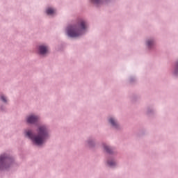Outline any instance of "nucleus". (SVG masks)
<instances>
[{
    "instance_id": "obj_3",
    "label": "nucleus",
    "mask_w": 178,
    "mask_h": 178,
    "mask_svg": "<svg viewBox=\"0 0 178 178\" xmlns=\"http://www.w3.org/2000/svg\"><path fill=\"white\" fill-rule=\"evenodd\" d=\"M10 165H12V160H10L6 154L0 156V169L1 170L8 169Z\"/></svg>"
},
{
    "instance_id": "obj_2",
    "label": "nucleus",
    "mask_w": 178,
    "mask_h": 178,
    "mask_svg": "<svg viewBox=\"0 0 178 178\" xmlns=\"http://www.w3.org/2000/svg\"><path fill=\"white\" fill-rule=\"evenodd\" d=\"M87 29V24L83 20H81L77 25L68 28L67 34L69 37H79L84 33V30Z\"/></svg>"
},
{
    "instance_id": "obj_1",
    "label": "nucleus",
    "mask_w": 178,
    "mask_h": 178,
    "mask_svg": "<svg viewBox=\"0 0 178 178\" xmlns=\"http://www.w3.org/2000/svg\"><path fill=\"white\" fill-rule=\"evenodd\" d=\"M26 134L36 145H42V144H44L47 137H48V131L47 130V127L42 126L38 129V136H34L33 132L30 130L26 131Z\"/></svg>"
},
{
    "instance_id": "obj_5",
    "label": "nucleus",
    "mask_w": 178,
    "mask_h": 178,
    "mask_svg": "<svg viewBox=\"0 0 178 178\" xmlns=\"http://www.w3.org/2000/svg\"><path fill=\"white\" fill-rule=\"evenodd\" d=\"M39 51H40V54L41 55H45V54L48 53V47L44 46V45H40L39 47Z\"/></svg>"
},
{
    "instance_id": "obj_12",
    "label": "nucleus",
    "mask_w": 178,
    "mask_h": 178,
    "mask_svg": "<svg viewBox=\"0 0 178 178\" xmlns=\"http://www.w3.org/2000/svg\"><path fill=\"white\" fill-rule=\"evenodd\" d=\"M1 99L3 102H7L6 97H5V96H1Z\"/></svg>"
},
{
    "instance_id": "obj_9",
    "label": "nucleus",
    "mask_w": 178,
    "mask_h": 178,
    "mask_svg": "<svg viewBox=\"0 0 178 178\" xmlns=\"http://www.w3.org/2000/svg\"><path fill=\"white\" fill-rule=\"evenodd\" d=\"M147 44V47H151V45H154V40H148Z\"/></svg>"
},
{
    "instance_id": "obj_11",
    "label": "nucleus",
    "mask_w": 178,
    "mask_h": 178,
    "mask_svg": "<svg viewBox=\"0 0 178 178\" xmlns=\"http://www.w3.org/2000/svg\"><path fill=\"white\" fill-rule=\"evenodd\" d=\"M92 2H93L94 3L98 4V3H101V0H92Z\"/></svg>"
},
{
    "instance_id": "obj_6",
    "label": "nucleus",
    "mask_w": 178,
    "mask_h": 178,
    "mask_svg": "<svg viewBox=\"0 0 178 178\" xmlns=\"http://www.w3.org/2000/svg\"><path fill=\"white\" fill-rule=\"evenodd\" d=\"M46 13L47 15H54V13H55V10L54 8H49L47 9Z\"/></svg>"
},
{
    "instance_id": "obj_7",
    "label": "nucleus",
    "mask_w": 178,
    "mask_h": 178,
    "mask_svg": "<svg viewBox=\"0 0 178 178\" xmlns=\"http://www.w3.org/2000/svg\"><path fill=\"white\" fill-rule=\"evenodd\" d=\"M109 122L114 127H116L118 126V122L115 120L113 118L109 119Z\"/></svg>"
},
{
    "instance_id": "obj_10",
    "label": "nucleus",
    "mask_w": 178,
    "mask_h": 178,
    "mask_svg": "<svg viewBox=\"0 0 178 178\" xmlns=\"http://www.w3.org/2000/svg\"><path fill=\"white\" fill-rule=\"evenodd\" d=\"M108 165L109 166H115V165H116V163L115 161H108Z\"/></svg>"
},
{
    "instance_id": "obj_4",
    "label": "nucleus",
    "mask_w": 178,
    "mask_h": 178,
    "mask_svg": "<svg viewBox=\"0 0 178 178\" xmlns=\"http://www.w3.org/2000/svg\"><path fill=\"white\" fill-rule=\"evenodd\" d=\"M27 122H28V123L33 124V123L38 122V117H37L35 115H29L27 118Z\"/></svg>"
},
{
    "instance_id": "obj_8",
    "label": "nucleus",
    "mask_w": 178,
    "mask_h": 178,
    "mask_svg": "<svg viewBox=\"0 0 178 178\" xmlns=\"http://www.w3.org/2000/svg\"><path fill=\"white\" fill-rule=\"evenodd\" d=\"M104 148L105 151H106V152H108L109 154H111V152H112V150L109 148L108 146L104 145Z\"/></svg>"
},
{
    "instance_id": "obj_13",
    "label": "nucleus",
    "mask_w": 178,
    "mask_h": 178,
    "mask_svg": "<svg viewBox=\"0 0 178 178\" xmlns=\"http://www.w3.org/2000/svg\"><path fill=\"white\" fill-rule=\"evenodd\" d=\"M176 69H177V71H176V72H177V70H178V62H177V64H176Z\"/></svg>"
}]
</instances>
